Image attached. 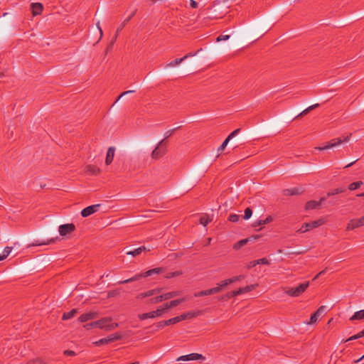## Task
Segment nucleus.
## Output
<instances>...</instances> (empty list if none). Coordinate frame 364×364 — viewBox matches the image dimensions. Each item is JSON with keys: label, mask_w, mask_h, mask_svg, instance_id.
<instances>
[{"label": "nucleus", "mask_w": 364, "mask_h": 364, "mask_svg": "<svg viewBox=\"0 0 364 364\" xmlns=\"http://www.w3.org/2000/svg\"><path fill=\"white\" fill-rule=\"evenodd\" d=\"M309 287V282L300 284L296 287H282V289L284 294L291 297H298L301 296Z\"/></svg>", "instance_id": "1"}, {"label": "nucleus", "mask_w": 364, "mask_h": 364, "mask_svg": "<svg viewBox=\"0 0 364 364\" xmlns=\"http://www.w3.org/2000/svg\"><path fill=\"white\" fill-rule=\"evenodd\" d=\"M164 270V269L163 267H157V268H154V269H149L144 273H141V274H136L129 279H125V280H123V281H120L118 282V284H127V283H129V282H134V281H136L138 279H139L141 277H149V276H151L153 275L154 274H159V273H161L163 272Z\"/></svg>", "instance_id": "2"}, {"label": "nucleus", "mask_w": 364, "mask_h": 364, "mask_svg": "<svg viewBox=\"0 0 364 364\" xmlns=\"http://www.w3.org/2000/svg\"><path fill=\"white\" fill-rule=\"evenodd\" d=\"M351 135H352V134H349L348 135L343 137V139H341V138L333 139L330 141H328L325 146H318V147H316V149L319 151H323V150H326V149H328L331 148L336 147L344 142H348L350 140Z\"/></svg>", "instance_id": "3"}, {"label": "nucleus", "mask_w": 364, "mask_h": 364, "mask_svg": "<svg viewBox=\"0 0 364 364\" xmlns=\"http://www.w3.org/2000/svg\"><path fill=\"white\" fill-rule=\"evenodd\" d=\"M325 223V220L323 218H320L316 220H314L309 223H305L302 225L301 228H299L297 232L300 233H304L310 230L318 228Z\"/></svg>", "instance_id": "4"}, {"label": "nucleus", "mask_w": 364, "mask_h": 364, "mask_svg": "<svg viewBox=\"0 0 364 364\" xmlns=\"http://www.w3.org/2000/svg\"><path fill=\"white\" fill-rule=\"evenodd\" d=\"M166 152V141L165 139H162L156 147L153 150L151 153V158L153 159H159L162 157Z\"/></svg>", "instance_id": "5"}, {"label": "nucleus", "mask_w": 364, "mask_h": 364, "mask_svg": "<svg viewBox=\"0 0 364 364\" xmlns=\"http://www.w3.org/2000/svg\"><path fill=\"white\" fill-rule=\"evenodd\" d=\"M122 338V335L119 333H115L108 336L107 338H101L99 341L94 343L95 346H101L107 344L111 342H114L120 340Z\"/></svg>", "instance_id": "6"}, {"label": "nucleus", "mask_w": 364, "mask_h": 364, "mask_svg": "<svg viewBox=\"0 0 364 364\" xmlns=\"http://www.w3.org/2000/svg\"><path fill=\"white\" fill-rule=\"evenodd\" d=\"M199 53H204V52H203V49L201 48L200 49H198L193 54L192 53H189L188 54H186V55H184L182 58H176L175 60H173L171 61L170 63H167L166 65V68L176 66V65H178L179 63H181V62H183L185 59L188 58V57L196 55H198Z\"/></svg>", "instance_id": "7"}, {"label": "nucleus", "mask_w": 364, "mask_h": 364, "mask_svg": "<svg viewBox=\"0 0 364 364\" xmlns=\"http://www.w3.org/2000/svg\"><path fill=\"white\" fill-rule=\"evenodd\" d=\"M75 230V225L73 223L61 225L58 228L59 234L61 236H65Z\"/></svg>", "instance_id": "8"}, {"label": "nucleus", "mask_w": 364, "mask_h": 364, "mask_svg": "<svg viewBox=\"0 0 364 364\" xmlns=\"http://www.w3.org/2000/svg\"><path fill=\"white\" fill-rule=\"evenodd\" d=\"M364 225V215L358 219H352L347 225V230H353Z\"/></svg>", "instance_id": "9"}, {"label": "nucleus", "mask_w": 364, "mask_h": 364, "mask_svg": "<svg viewBox=\"0 0 364 364\" xmlns=\"http://www.w3.org/2000/svg\"><path fill=\"white\" fill-rule=\"evenodd\" d=\"M205 358L199 353H191L186 355H181L177 358V361H189V360H205Z\"/></svg>", "instance_id": "10"}, {"label": "nucleus", "mask_w": 364, "mask_h": 364, "mask_svg": "<svg viewBox=\"0 0 364 364\" xmlns=\"http://www.w3.org/2000/svg\"><path fill=\"white\" fill-rule=\"evenodd\" d=\"M161 315H162V310H161L158 308L156 311L139 314L138 317L140 320H144V319H147V318H154L156 317H159Z\"/></svg>", "instance_id": "11"}, {"label": "nucleus", "mask_w": 364, "mask_h": 364, "mask_svg": "<svg viewBox=\"0 0 364 364\" xmlns=\"http://www.w3.org/2000/svg\"><path fill=\"white\" fill-rule=\"evenodd\" d=\"M326 306H321L318 307V309L311 316L309 321H308L306 323L308 325L315 323L317 321L318 317L326 311Z\"/></svg>", "instance_id": "12"}, {"label": "nucleus", "mask_w": 364, "mask_h": 364, "mask_svg": "<svg viewBox=\"0 0 364 364\" xmlns=\"http://www.w3.org/2000/svg\"><path fill=\"white\" fill-rule=\"evenodd\" d=\"M100 207V204H95V205H90V206L82 210L81 215L83 218L88 217L89 215L96 213Z\"/></svg>", "instance_id": "13"}, {"label": "nucleus", "mask_w": 364, "mask_h": 364, "mask_svg": "<svg viewBox=\"0 0 364 364\" xmlns=\"http://www.w3.org/2000/svg\"><path fill=\"white\" fill-rule=\"evenodd\" d=\"M326 199V197H322L320 198L318 201L316 200H309L308 201L305 205V209L306 210H313L318 208L323 203V201H325Z\"/></svg>", "instance_id": "14"}, {"label": "nucleus", "mask_w": 364, "mask_h": 364, "mask_svg": "<svg viewBox=\"0 0 364 364\" xmlns=\"http://www.w3.org/2000/svg\"><path fill=\"white\" fill-rule=\"evenodd\" d=\"M135 13H136V10L127 18H126L120 25L117 28V31H116V33L114 34V36L113 37L111 43H110V46H112L114 43H115V41L117 38V36H118V33L124 28V27L127 25V23L131 20V18L135 15Z\"/></svg>", "instance_id": "15"}, {"label": "nucleus", "mask_w": 364, "mask_h": 364, "mask_svg": "<svg viewBox=\"0 0 364 364\" xmlns=\"http://www.w3.org/2000/svg\"><path fill=\"white\" fill-rule=\"evenodd\" d=\"M98 316V314L97 312H87V313H85V314H82L79 318H78V321L80 322V323H85L87 321H90V320H92V319H95Z\"/></svg>", "instance_id": "16"}, {"label": "nucleus", "mask_w": 364, "mask_h": 364, "mask_svg": "<svg viewBox=\"0 0 364 364\" xmlns=\"http://www.w3.org/2000/svg\"><path fill=\"white\" fill-rule=\"evenodd\" d=\"M85 173L90 176H97L100 173V168L95 165H87L85 168Z\"/></svg>", "instance_id": "17"}, {"label": "nucleus", "mask_w": 364, "mask_h": 364, "mask_svg": "<svg viewBox=\"0 0 364 364\" xmlns=\"http://www.w3.org/2000/svg\"><path fill=\"white\" fill-rule=\"evenodd\" d=\"M112 321V318L109 317H105L98 321H95V325H97V328L101 329L107 330V323Z\"/></svg>", "instance_id": "18"}, {"label": "nucleus", "mask_w": 364, "mask_h": 364, "mask_svg": "<svg viewBox=\"0 0 364 364\" xmlns=\"http://www.w3.org/2000/svg\"><path fill=\"white\" fill-rule=\"evenodd\" d=\"M31 9L33 16L39 15L42 13L43 6L41 3H32L31 4Z\"/></svg>", "instance_id": "19"}, {"label": "nucleus", "mask_w": 364, "mask_h": 364, "mask_svg": "<svg viewBox=\"0 0 364 364\" xmlns=\"http://www.w3.org/2000/svg\"><path fill=\"white\" fill-rule=\"evenodd\" d=\"M115 153V148L113 146H110L108 148L106 158H105V164L109 165L113 161L114 156Z\"/></svg>", "instance_id": "20"}, {"label": "nucleus", "mask_w": 364, "mask_h": 364, "mask_svg": "<svg viewBox=\"0 0 364 364\" xmlns=\"http://www.w3.org/2000/svg\"><path fill=\"white\" fill-rule=\"evenodd\" d=\"M161 291V289H159V288L151 289L146 292H143V293L138 294L137 298L138 299H144L146 297L151 296L153 295L160 293Z\"/></svg>", "instance_id": "21"}, {"label": "nucleus", "mask_w": 364, "mask_h": 364, "mask_svg": "<svg viewBox=\"0 0 364 364\" xmlns=\"http://www.w3.org/2000/svg\"><path fill=\"white\" fill-rule=\"evenodd\" d=\"M55 240L53 239V238H51V239L47 240H36L35 242L29 244L28 245V247L48 245V244L54 242Z\"/></svg>", "instance_id": "22"}, {"label": "nucleus", "mask_w": 364, "mask_h": 364, "mask_svg": "<svg viewBox=\"0 0 364 364\" xmlns=\"http://www.w3.org/2000/svg\"><path fill=\"white\" fill-rule=\"evenodd\" d=\"M250 241H252V237H247L245 239H242L236 242L235 244H234L233 249L237 250L240 249L242 246L245 245Z\"/></svg>", "instance_id": "23"}, {"label": "nucleus", "mask_w": 364, "mask_h": 364, "mask_svg": "<svg viewBox=\"0 0 364 364\" xmlns=\"http://www.w3.org/2000/svg\"><path fill=\"white\" fill-rule=\"evenodd\" d=\"M363 319H364V309L355 312L354 314L350 318V321L363 320Z\"/></svg>", "instance_id": "24"}, {"label": "nucleus", "mask_w": 364, "mask_h": 364, "mask_svg": "<svg viewBox=\"0 0 364 364\" xmlns=\"http://www.w3.org/2000/svg\"><path fill=\"white\" fill-rule=\"evenodd\" d=\"M77 313V310L75 309H73L68 312H65L63 314L62 319L63 320L70 319V318L74 317Z\"/></svg>", "instance_id": "25"}, {"label": "nucleus", "mask_w": 364, "mask_h": 364, "mask_svg": "<svg viewBox=\"0 0 364 364\" xmlns=\"http://www.w3.org/2000/svg\"><path fill=\"white\" fill-rule=\"evenodd\" d=\"M283 193L284 196H294L298 195L299 193V189L297 188H294L291 189H285L283 191Z\"/></svg>", "instance_id": "26"}, {"label": "nucleus", "mask_w": 364, "mask_h": 364, "mask_svg": "<svg viewBox=\"0 0 364 364\" xmlns=\"http://www.w3.org/2000/svg\"><path fill=\"white\" fill-rule=\"evenodd\" d=\"M346 191V190L344 188H337L332 190L331 191L328 192L326 194V196L331 197V196L336 195V194L344 193Z\"/></svg>", "instance_id": "27"}, {"label": "nucleus", "mask_w": 364, "mask_h": 364, "mask_svg": "<svg viewBox=\"0 0 364 364\" xmlns=\"http://www.w3.org/2000/svg\"><path fill=\"white\" fill-rule=\"evenodd\" d=\"M178 295H179V291H170V292L162 294V297H163V300L165 301V300L171 299L173 297H175Z\"/></svg>", "instance_id": "28"}, {"label": "nucleus", "mask_w": 364, "mask_h": 364, "mask_svg": "<svg viewBox=\"0 0 364 364\" xmlns=\"http://www.w3.org/2000/svg\"><path fill=\"white\" fill-rule=\"evenodd\" d=\"M211 294H212L211 289H209L198 291V292L194 294V296L196 297H200V296H208V295H211Z\"/></svg>", "instance_id": "29"}, {"label": "nucleus", "mask_w": 364, "mask_h": 364, "mask_svg": "<svg viewBox=\"0 0 364 364\" xmlns=\"http://www.w3.org/2000/svg\"><path fill=\"white\" fill-rule=\"evenodd\" d=\"M363 185V182L359 181H356V182H353V183H351L348 188V190L350 191H354L358 188H360L361 186Z\"/></svg>", "instance_id": "30"}, {"label": "nucleus", "mask_w": 364, "mask_h": 364, "mask_svg": "<svg viewBox=\"0 0 364 364\" xmlns=\"http://www.w3.org/2000/svg\"><path fill=\"white\" fill-rule=\"evenodd\" d=\"M235 294L234 293L233 291H231L230 292H228L226 294L220 296L218 299L219 300H228L232 297H235Z\"/></svg>", "instance_id": "31"}, {"label": "nucleus", "mask_w": 364, "mask_h": 364, "mask_svg": "<svg viewBox=\"0 0 364 364\" xmlns=\"http://www.w3.org/2000/svg\"><path fill=\"white\" fill-rule=\"evenodd\" d=\"M187 318H193L202 314L201 311L186 312Z\"/></svg>", "instance_id": "32"}, {"label": "nucleus", "mask_w": 364, "mask_h": 364, "mask_svg": "<svg viewBox=\"0 0 364 364\" xmlns=\"http://www.w3.org/2000/svg\"><path fill=\"white\" fill-rule=\"evenodd\" d=\"M183 274L181 271H176L173 272H168L165 275V278L166 279H171L172 277L180 276Z\"/></svg>", "instance_id": "33"}, {"label": "nucleus", "mask_w": 364, "mask_h": 364, "mask_svg": "<svg viewBox=\"0 0 364 364\" xmlns=\"http://www.w3.org/2000/svg\"><path fill=\"white\" fill-rule=\"evenodd\" d=\"M163 300L162 295L157 296L156 297L151 298L147 302L148 304H157L161 302Z\"/></svg>", "instance_id": "34"}, {"label": "nucleus", "mask_w": 364, "mask_h": 364, "mask_svg": "<svg viewBox=\"0 0 364 364\" xmlns=\"http://www.w3.org/2000/svg\"><path fill=\"white\" fill-rule=\"evenodd\" d=\"M185 300H186L185 299H178L173 300V301L168 302L169 306H170V308L175 307V306L179 305L183 301H184Z\"/></svg>", "instance_id": "35"}, {"label": "nucleus", "mask_w": 364, "mask_h": 364, "mask_svg": "<svg viewBox=\"0 0 364 364\" xmlns=\"http://www.w3.org/2000/svg\"><path fill=\"white\" fill-rule=\"evenodd\" d=\"M12 250V247H6L3 251V254L0 255V257H2V260L6 259L9 255L10 254L11 251Z\"/></svg>", "instance_id": "36"}, {"label": "nucleus", "mask_w": 364, "mask_h": 364, "mask_svg": "<svg viewBox=\"0 0 364 364\" xmlns=\"http://www.w3.org/2000/svg\"><path fill=\"white\" fill-rule=\"evenodd\" d=\"M127 255H132V257H136V256H138L139 255H140L141 253V249H139L136 248L134 250H129V251H127Z\"/></svg>", "instance_id": "37"}, {"label": "nucleus", "mask_w": 364, "mask_h": 364, "mask_svg": "<svg viewBox=\"0 0 364 364\" xmlns=\"http://www.w3.org/2000/svg\"><path fill=\"white\" fill-rule=\"evenodd\" d=\"M252 215V210L248 207V208H245V210L243 218L245 220H248L251 218Z\"/></svg>", "instance_id": "38"}, {"label": "nucleus", "mask_w": 364, "mask_h": 364, "mask_svg": "<svg viewBox=\"0 0 364 364\" xmlns=\"http://www.w3.org/2000/svg\"><path fill=\"white\" fill-rule=\"evenodd\" d=\"M46 362L41 358H37L33 360H31L28 364H46Z\"/></svg>", "instance_id": "39"}, {"label": "nucleus", "mask_w": 364, "mask_h": 364, "mask_svg": "<svg viewBox=\"0 0 364 364\" xmlns=\"http://www.w3.org/2000/svg\"><path fill=\"white\" fill-rule=\"evenodd\" d=\"M257 287H258V284L247 285L242 288L243 289L244 293H247L249 291L254 290Z\"/></svg>", "instance_id": "40"}, {"label": "nucleus", "mask_w": 364, "mask_h": 364, "mask_svg": "<svg viewBox=\"0 0 364 364\" xmlns=\"http://www.w3.org/2000/svg\"><path fill=\"white\" fill-rule=\"evenodd\" d=\"M240 215L237 214H230L228 217V220L232 223H237L239 221Z\"/></svg>", "instance_id": "41"}, {"label": "nucleus", "mask_w": 364, "mask_h": 364, "mask_svg": "<svg viewBox=\"0 0 364 364\" xmlns=\"http://www.w3.org/2000/svg\"><path fill=\"white\" fill-rule=\"evenodd\" d=\"M230 139L228 137H227L225 141L223 142V144L218 147V152H222L225 148L226 147L227 144H228V142L230 141Z\"/></svg>", "instance_id": "42"}, {"label": "nucleus", "mask_w": 364, "mask_h": 364, "mask_svg": "<svg viewBox=\"0 0 364 364\" xmlns=\"http://www.w3.org/2000/svg\"><path fill=\"white\" fill-rule=\"evenodd\" d=\"M244 278H245L244 275H238V276H235V277L228 279V282H230V284H232L235 282L243 279Z\"/></svg>", "instance_id": "43"}, {"label": "nucleus", "mask_w": 364, "mask_h": 364, "mask_svg": "<svg viewBox=\"0 0 364 364\" xmlns=\"http://www.w3.org/2000/svg\"><path fill=\"white\" fill-rule=\"evenodd\" d=\"M210 221L211 220H210L207 216H202L200 218V223L203 226H206Z\"/></svg>", "instance_id": "44"}, {"label": "nucleus", "mask_w": 364, "mask_h": 364, "mask_svg": "<svg viewBox=\"0 0 364 364\" xmlns=\"http://www.w3.org/2000/svg\"><path fill=\"white\" fill-rule=\"evenodd\" d=\"M273 220H274L273 217L272 215H269L264 220H261V225H264L266 224H268V223L272 222Z\"/></svg>", "instance_id": "45"}, {"label": "nucleus", "mask_w": 364, "mask_h": 364, "mask_svg": "<svg viewBox=\"0 0 364 364\" xmlns=\"http://www.w3.org/2000/svg\"><path fill=\"white\" fill-rule=\"evenodd\" d=\"M177 320L178 319H176V317H173L170 319L164 321V323L166 324V326L173 325L178 323Z\"/></svg>", "instance_id": "46"}, {"label": "nucleus", "mask_w": 364, "mask_h": 364, "mask_svg": "<svg viewBox=\"0 0 364 364\" xmlns=\"http://www.w3.org/2000/svg\"><path fill=\"white\" fill-rule=\"evenodd\" d=\"M180 127H177V128H174V129H170L168 131H167L166 133H165V138L164 139H166L168 138H169L174 132L176 129H179Z\"/></svg>", "instance_id": "47"}, {"label": "nucleus", "mask_w": 364, "mask_h": 364, "mask_svg": "<svg viewBox=\"0 0 364 364\" xmlns=\"http://www.w3.org/2000/svg\"><path fill=\"white\" fill-rule=\"evenodd\" d=\"M311 112V110H309V107H307L306 109H305L304 110H303L301 113H299L298 115H296L294 119H299L306 114H307L308 113H309Z\"/></svg>", "instance_id": "48"}, {"label": "nucleus", "mask_w": 364, "mask_h": 364, "mask_svg": "<svg viewBox=\"0 0 364 364\" xmlns=\"http://www.w3.org/2000/svg\"><path fill=\"white\" fill-rule=\"evenodd\" d=\"M230 38V36L229 35H220L219 36H218L216 38H215V41L216 42H219V41H225V40H228Z\"/></svg>", "instance_id": "49"}, {"label": "nucleus", "mask_w": 364, "mask_h": 364, "mask_svg": "<svg viewBox=\"0 0 364 364\" xmlns=\"http://www.w3.org/2000/svg\"><path fill=\"white\" fill-rule=\"evenodd\" d=\"M119 294V290H117V289L111 290V291H108V293H107V296H108L109 298V297H114V296H117Z\"/></svg>", "instance_id": "50"}, {"label": "nucleus", "mask_w": 364, "mask_h": 364, "mask_svg": "<svg viewBox=\"0 0 364 364\" xmlns=\"http://www.w3.org/2000/svg\"><path fill=\"white\" fill-rule=\"evenodd\" d=\"M118 326H119V324L117 323H108L107 327V331H112Z\"/></svg>", "instance_id": "51"}, {"label": "nucleus", "mask_w": 364, "mask_h": 364, "mask_svg": "<svg viewBox=\"0 0 364 364\" xmlns=\"http://www.w3.org/2000/svg\"><path fill=\"white\" fill-rule=\"evenodd\" d=\"M257 264H269V262L267 258H261L259 259H257Z\"/></svg>", "instance_id": "52"}, {"label": "nucleus", "mask_w": 364, "mask_h": 364, "mask_svg": "<svg viewBox=\"0 0 364 364\" xmlns=\"http://www.w3.org/2000/svg\"><path fill=\"white\" fill-rule=\"evenodd\" d=\"M229 284H230V282H228V279H225V280L222 281L220 283L218 284V285L222 289H223L225 287H227Z\"/></svg>", "instance_id": "53"}, {"label": "nucleus", "mask_w": 364, "mask_h": 364, "mask_svg": "<svg viewBox=\"0 0 364 364\" xmlns=\"http://www.w3.org/2000/svg\"><path fill=\"white\" fill-rule=\"evenodd\" d=\"M84 328L87 330H89L92 328H97V325H95V321H93V322L85 324Z\"/></svg>", "instance_id": "54"}, {"label": "nucleus", "mask_w": 364, "mask_h": 364, "mask_svg": "<svg viewBox=\"0 0 364 364\" xmlns=\"http://www.w3.org/2000/svg\"><path fill=\"white\" fill-rule=\"evenodd\" d=\"M240 129H236L235 130H234L232 132H231L229 135H228V138L230 139H232L234 136H235L238 133H240Z\"/></svg>", "instance_id": "55"}, {"label": "nucleus", "mask_w": 364, "mask_h": 364, "mask_svg": "<svg viewBox=\"0 0 364 364\" xmlns=\"http://www.w3.org/2000/svg\"><path fill=\"white\" fill-rule=\"evenodd\" d=\"M134 90H128V91H125V92H123L119 97L117 99V100L114 102L113 105L122 97H124V95L129 94V93H132L134 92Z\"/></svg>", "instance_id": "56"}, {"label": "nucleus", "mask_w": 364, "mask_h": 364, "mask_svg": "<svg viewBox=\"0 0 364 364\" xmlns=\"http://www.w3.org/2000/svg\"><path fill=\"white\" fill-rule=\"evenodd\" d=\"M176 319H178L177 321L178 323V322H180L181 321L187 319V314H186V313H185V314H183L181 315L178 316H176Z\"/></svg>", "instance_id": "57"}, {"label": "nucleus", "mask_w": 364, "mask_h": 364, "mask_svg": "<svg viewBox=\"0 0 364 364\" xmlns=\"http://www.w3.org/2000/svg\"><path fill=\"white\" fill-rule=\"evenodd\" d=\"M159 309L162 310V314L168 309H171L168 302L164 304L163 306L159 307Z\"/></svg>", "instance_id": "58"}, {"label": "nucleus", "mask_w": 364, "mask_h": 364, "mask_svg": "<svg viewBox=\"0 0 364 364\" xmlns=\"http://www.w3.org/2000/svg\"><path fill=\"white\" fill-rule=\"evenodd\" d=\"M223 289L218 285L215 287L211 288L212 294L219 293Z\"/></svg>", "instance_id": "59"}, {"label": "nucleus", "mask_w": 364, "mask_h": 364, "mask_svg": "<svg viewBox=\"0 0 364 364\" xmlns=\"http://www.w3.org/2000/svg\"><path fill=\"white\" fill-rule=\"evenodd\" d=\"M358 338H360V336H359L358 333H357V334H355L354 336H350L348 339L345 340L343 342L346 343V342H348V341H350L356 340V339H358Z\"/></svg>", "instance_id": "60"}, {"label": "nucleus", "mask_w": 364, "mask_h": 364, "mask_svg": "<svg viewBox=\"0 0 364 364\" xmlns=\"http://www.w3.org/2000/svg\"><path fill=\"white\" fill-rule=\"evenodd\" d=\"M164 323H165L164 321H161L158 322L156 323V330H158L159 328H162L166 326Z\"/></svg>", "instance_id": "61"}, {"label": "nucleus", "mask_w": 364, "mask_h": 364, "mask_svg": "<svg viewBox=\"0 0 364 364\" xmlns=\"http://www.w3.org/2000/svg\"><path fill=\"white\" fill-rule=\"evenodd\" d=\"M64 355L67 356H74L75 355V353L71 350H66L64 351Z\"/></svg>", "instance_id": "62"}, {"label": "nucleus", "mask_w": 364, "mask_h": 364, "mask_svg": "<svg viewBox=\"0 0 364 364\" xmlns=\"http://www.w3.org/2000/svg\"><path fill=\"white\" fill-rule=\"evenodd\" d=\"M233 291L235 294V296L240 295L242 294H245L242 287L239 288L237 290H234Z\"/></svg>", "instance_id": "63"}, {"label": "nucleus", "mask_w": 364, "mask_h": 364, "mask_svg": "<svg viewBox=\"0 0 364 364\" xmlns=\"http://www.w3.org/2000/svg\"><path fill=\"white\" fill-rule=\"evenodd\" d=\"M198 3L194 1V0H190V6L193 8V9H196L198 7Z\"/></svg>", "instance_id": "64"}]
</instances>
